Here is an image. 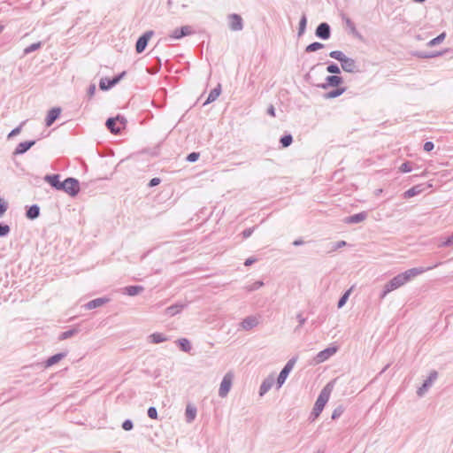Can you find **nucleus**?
Returning <instances> with one entry per match:
<instances>
[{
  "instance_id": "nucleus-11",
  "label": "nucleus",
  "mask_w": 453,
  "mask_h": 453,
  "mask_svg": "<svg viewBox=\"0 0 453 453\" xmlns=\"http://www.w3.org/2000/svg\"><path fill=\"white\" fill-rule=\"evenodd\" d=\"M343 82V79L339 75H329L326 78V82L318 85V87L326 89L329 87H339Z\"/></svg>"
},
{
  "instance_id": "nucleus-17",
  "label": "nucleus",
  "mask_w": 453,
  "mask_h": 453,
  "mask_svg": "<svg viewBox=\"0 0 453 453\" xmlns=\"http://www.w3.org/2000/svg\"><path fill=\"white\" fill-rule=\"evenodd\" d=\"M187 307V303H176L165 310V314L170 317L175 316L180 313L184 308Z\"/></svg>"
},
{
  "instance_id": "nucleus-41",
  "label": "nucleus",
  "mask_w": 453,
  "mask_h": 453,
  "mask_svg": "<svg viewBox=\"0 0 453 453\" xmlns=\"http://www.w3.org/2000/svg\"><path fill=\"white\" fill-rule=\"evenodd\" d=\"M326 71L329 73H333V74H339L341 73V69L340 67L338 66L337 64L332 62L330 63L327 67H326Z\"/></svg>"
},
{
  "instance_id": "nucleus-8",
  "label": "nucleus",
  "mask_w": 453,
  "mask_h": 453,
  "mask_svg": "<svg viewBox=\"0 0 453 453\" xmlns=\"http://www.w3.org/2000/svg\"><path fill=\"white\" fill-rule=\"evenodd\" d=\"M337 347H328L321 351H319L316 357H314V361L316 364H320L327 360L329 357H331L333 355H334L337 352Z\"/></svg>"
},
{
  "instance_id": "nucleus-23",
  "label": "nucleus",
  "mask_w": 453,
  "mask_h": 453,
  "mask_svg": "<svg viewBox=\"0 0 453 453\" xmlns=\"http://www.w3.org/2000/svg\"><path fill=\"white\" fill-rule=\"evenodd\" d=\"M143 290H144V288L142 286L133 285V286L126 287L124 288V292L123 293L127 295V296H137L140 293H142Z\"/></svg>"
},
{
  "instance_id": "nucleus-13",
  "label": "nucleus",
  "mask_w": 453,
  "mask_h": 453,
  "mask_svg": "<svg viewBox=\"0 0 453 453\" xmlns=\"http://www.w3.org/2000/svg\"><path fill=\"white\" fill-rule=\"evenodd\" d=\"M341 66L346 73H357L359 71L356 61L353 58L348 57L344 58L341 63Z\"/></svg>"
},
{
  "instance_id": "nucleus-29",
  "label": "nucleus",
  "mask_w": 453,
  "mask_h": 453,
  "mask_svg": "<svg viewBox=\"0 0 453 453\" xmlns=\"http://www.w3.org/2000/svg\"><path fill=\"white\" fill-rule=\"evenodd\" d=\"M423 190L424 188H422V185L413 186L403 193V197L406 199L413 197L417 195H419Z\"/></svg>"
},
{
  "instance_id": "nucleus-25",
  "label": "nucleus",
  "mask_w": 453,
  "mask_h": 453,
  "mask_svg": "<svg viewBox=\"0 0 453 453\" xmlns=\"http://www.w3.org/2000/svg\"><path fill=\"white\" fill-rule=\"evenodd\" d=\"M196 408L194 405L188 404L185 411L186 421L191 423L196 417Z\"/></svg>"
},
{
  "instance_id": "nucleus-14",
  "label": "nucleus",
  "mask_w": 453,
  "mask_h": 453,
  "mask_svg": "<svg viewBox=\"0 0 453 453\" xmlns=\"http://www.w3.org/2000/svg\"><path fill=\"white\" fill-rule=\"evenodd\" d=\"M193 33L191 27L183 26L180 28L174 29L171 34L170 37L175 40L183 38L184 36L189 35Z\"/></svg>"
},
{
  "instance_id": "nucleus-64",
  "label": "nucleus",
  "mask_w": 453,
  "mask_h": 453,
  "mask_svg": "<svg viewBox=\"0 0 453 453\" xmlns=\"http://www.w3.org/2000/svg\"><path fill=\"white\" fill-rule=\"evenodd\" d=\"M302 244H303V242L301 239L296 240L293 242L294 246H299V245H302Z\"/></svg>"
},
{
  "instance_id": "nucleus-56",
  "label": "nucleus",
  "mask_w": 453,
  "mask_h": 453,
  "mask_svg": "<svg viewBox=\"0 0 453 453\" xmlns=\"http://www.w3.org/2000/svg\"><path fill=\"white\" fill-rule=\"evenodd\" d=\"M346 242L345 241H339V242H336L333 244V248H332V250L334 251L340 248H342L346 245Z\"/></svg>"
},
{
  "instance_id": "nucleus-60",
  "label": "nucleus",
  "mask_w": 453,
  "mask_h": 453,
  "mask_svg": "<svg viewBox=\"0 0 453 453\" xmlns=\"http://www.w3.org/2000/svg\"><path fill=\"white\" fill-rule=\"evenodd\" d=\"M443 246H453V233L443 242Z\"/></svg>"
},
{
  "instance_id": "nucleus-55",
  "label": "nucleus",
  "mask_w": 453,
  "mask_h": 453,
  "mask_svg": "<svg viewBox=\"0 0 453 453\" xmlns=\"http://www.w3.org/2000/svg\"><path fill=\"white\" fill-rule=\"evenodd\" d=\"M254 229H255V227H250V228H246L245 230H243L242 233V237L244 239L249 238L252 234V233L254 232Z\"/></svg>"
},
{
  "instance_id": "nucleus-24",
  "label": "nucleus",
  "mask_w": 453,
  "mask_h": 453,
  "mask_svg": "<svg viewBox=\"0 0 453 453\" xmlns=\"http://www.w3.org/2000/svg\"><path fill=\"white\" fill-rule=\"evenodd\" d=\"M116 124H117V119L111 117V118L107 119L105 126L110 130L111 133L117 134L120 133V131L122 130V127H117Z\"/></svg>"
},
{
  "instance_id": "nucleus-50",
  "label": "nucleus",
  "mask_w": 453,
  "mask_h": 453,
  "mask_svg": "<svg viewBox=\"0 0 453 453\" xmlns=\"http://www.w3.org/2000/svg\"><path fill=\"white\" fill-rule=\"evenodd\" d=\"M296 319L298 320V326L296 327L295 331H298L305 323L306 319L303 317L301 313H298L296 315Z\"/></svg>"
},
{
  "instance_id": "nucleus-61",
  "label": "nucleus",
  "mask_w": 453,
  "mask_h": 453,
  "mask_svg": "<svg viewBox=\"0 0 453 453\" xmlns=\"http://www.w3.org/2000/svg\"><path fill=\"white\" fill-rule=\"evenodd\" d=\"M346 25L352 30V31H355L356 30V27H355V24L351 21L350 19L347 18L346 20Z\"/></svg>"
},
{
  "instance_id": "nucleus-63",
  "label": "nucleus",
  "mask_w": 453,
  "mask_h": 453,
  "mask_svg": "<svg viewBox=\"0 0 453 453\" xmlns=\"http://www.w3.org/2000/svg\"><path fill=\"white\" fill-rule=\"evenodd\" d=\"M267 113H268L269 115H271L272 117H275V109H274L273 105H272V104H271V105L268 107V109H267Z\"/></svg>"
},
{
  "instance_id": "nucleus-32",
  "label": "nucleus",
  "mask_w": 453,
  "mask_h": 453,
  "mask_svg": "<svg viewBox=\"0 0 453 453\" xmlns=\"http://www.w3.org/2000/svg\"><path fill=\"white\" fill-rule=\"evenodd\" d=\"M152 343L157 344L167 341V337L161 333H153L149 336Z\"/></svg>"
},
{
  "instance_id": "nucleus-58",
  "label": "nucleus",
  "mask_w": 453,
  "mask_h": 453,
  "mask_svg": "<svg viewBox=\"0 0 453 453\" xmlns=\"http://www.w3.org/2000/svg\"><path fill=\"white\" fill-rule=\"evenodd\" d=\"M20 130H21V125H20V126H19V127H16V128H14V129H12V130L9 133V134H8V138H11V137H13V136H15V135L19 134V132H20Z\"/></svg>"
},
{
  "instance_id": "nucleus-27",
  "label": "nucleus",
  "mask_w": 453,
  "mask_h": 453,
  "mask_svg": "<svg viewBox=\"0 0 453 453\" xmlns=\"http://www.w3.org/2000/svg\"><path fill=\"white\" fill-rule=\"evenodd\" d=\"M40 215V207L37 204H33L28 207L26 211V217L29 219H35Z\"/></svg>"
},
{
  "instance_id": "nucleus-46",
  "label": "nucleus",
  "mask_w": 453,
  "mask_h": 453,
  "mask_svg": "<svg viewBox=\"0 0 453 453\" xmlns=\"http://www.w3.org/2000/svg\"><path fill=\"white\" fill-rule=\"evenodd\" d=\"M147 414H148L149 418H150L152 419L157 418V411L156 407H153V406L149 407V409L147 411Z\"/></svg>"
},
{
  "instance_id": "nucleus-3",
  "label": "nucleus",
  "mask_w": 453,
  "mask_h": 453,
  "mask_svg": "<svg viewBox=\"0 0 453 453\" xmlns=\"http://www.w3.org/2000/svg\"><path fill=\"white\" fill-rule=\"evenodd\" d=\"M61 191H65L71 196H76L80 192V182L77 179L73 177L66 178L62 181Z\"/></svg>"
},
{
  "instance_id": "nucleus-53",
  "label": "nucleus",
  "mask_w": 453,
  "mask_h": 453,
  "mask_svg": "<svg viewBox=\"0 0 453 453\" xmlns=\"http://www.w3.org/2000/svg\"><path fill=\"white\" fill-rule=\"evenodd\" d=\"M115 119H117V122L119 123V127H122V129L125 128L127 122L125 117L118 115L117 117H115Z\"/></svg>"
},
{
  "instance_id": "nucleus-4",
  "label": "nucleus",
  "mask_w": 453,
  "mask_h": 453,
  "mask_svg": "<svg viewBox=\"0 0 453 453\" xmlns=\"http://www.w3.org/2000/svg\"><path fill=\"white\" fill-rule=\"evenodd\" d=\"M296 360L297 357H293L287 362L285 366L282 368L277 378L278 388H280L285 383L289 372L292 371L295 364L296 363Z\"/></svg>"
},
{
  "instance_id": "nucleus-33",
  "label": "nucleus",
  "mask_w": 453,
  "mask_h": 453,
  "mask_svg": "<svg viewBox=\"0 0 453 453\" xmlns=\"http://www.w3.org/2000/svg\"><path fill=\"white\" fill-rule=\"evenodd\" d=\"M78 333H79V330L77 328H72V329H69L67 331L61 333L58 336V339L60 341H64V340L73 337V335L77 334Z\"/></svg>"
},
{
  "instance_id": "nucleus-15",
  "label": "nucleus",
  "mask_w": 453,
  "mask_h": 453,
  "mask_svg": "<svg viewBox=\"0 0 453 453\" xmlns=\"http://www.w3.org/2000/svg\"><path fill=\"white\" fill-rule=\"evenodd\" d=\"M60 113H61V108H59V107H54V108L50 109L48 111V114L45 118V126L50 127L56 121V119H58V117L60 116Z\"/></svg>"
},
{
  "instance_id": "nucleus-21",
  "label": "nucleus",
  "mask_w": 453,
  "mask_h": 453,
  "mask_svg": "<svg viewBox=\"0 0 453 453\" xmlns=\"http://www.w3.org/2000/svg\"><path fill=\"white\" fill-rule=\"evenodd\" d=\"M274 379L273 377H267L265 379L259 388V395L263 396L265 395L273 386Z\"/></svg>"
},
{
  "instance_id": "nucleus-49",
  "label": "nucleus",
  "mask_w": 453,
  "mask_h": 453,
  "mask_svg": "<svg viewBox=\"0 0 453 453\" xmlns=\"http://www.w3.org/2000/svg\"><path fill=\"white\" fill-rule=\"evenodd\" d=\"M199 157H200V154L198 152H191L187 156L186 159H187V161L193 163V162L197 161Z\"/></svg>"
},
{
  "instance_id": "nucleus-36",
  "label": "nucleus",
  "mask_w": 453,
  "mask_h": 453,
  "mask_svg": "<svg viewBox=\"0 0 453 453\" xmlns=\"http://www.w3.org/2000/svg\"><path fill=\"white\" fill-rule=\"evenodd\" d=\"M306 25H307V18H306L305 14H303L301 17L300 21H299L298 36H301L303 35V33L305 32V29H306Z\"/></svg>"
},
{
  "instance_id": "nucleus-45",
  "label": "nucleus",
  "mask_w": 453,
  "mask_h": 453,
  "mask_svg": "<svg viewBox=\"0 0 453 453\" xmlns=\"http://www.w3.org/2000/svg\"><path fill=\"white\" fill-rule=\"evenodd\" d=\"M400 172L402 173H410L412 170L411 163L409 161H406L401 165L399 167Z\"/></svg>"
},
{
  "instance_id": "nucleus-42",
  "label": "nucleus",
  "mask_w": 453,
  "mask_h": 453,
  "mask_svg": "<svg viewBox=\"0 0 453 453\" xmlns=\"http://www.w3.org/2000/svg\"><path fill=\"white\" fill-rule=\"evenodd\" d=\"M263 286H264V282L262 280H257L254 283H252L251 285L247 286L246 289L249 292H252V291L259 289Z\"/></svg>"
},
{
  "instance_id": "nucleus-48",
  "label": "nucleus",
  "mask_w": 453,
  "mask_h": 453,
  "mask_svg": "<svg viewBox=\"0 0 453 453\" xmlns=\"http://www.w3.org/2000/svg\"><path fill=\"white\" fill-rule=\"evenodd\" d=\"M122 428L125 430V431H130L133 429L134 427V424H133V421L131 419H126L123 423H122Z\"/></svg>"
},
{
  "instance_id": "nucleus-31",
  "label": "nucleus",
  "mask_w": 453,
  "mask_h": 453,
  "mask_svg": "<svg viewBox=\"0 0 453 453\" xmlns=\"http://www.w3.org/2000/svg\"><path fill=\"white\" fill-rule=\"evenodd\" d=\"M114 86H115V84L111 79L102 78L100 80L99 88L101 90H104V91L109 90L110 88H111Z\"/></svg>"
},
{
  "instance_id": "nucleus-28",
  "label": "nucleus",
  "mask_w": 453,
  "mask_h": 453,
  "mask_svg": "<svg viewBox=\"0 0 453 453\" xmlns=\"http://www.w3.org/2000/svg\"><path fill=\"white\" fill-rule=\"evenodd\" d=\"M335 88H336L324 94L323 97L325 99L336 98V97L340 96L341 95H342L346 91L345 88H342V87H335Z\"/></svg>"
},
{
  "instance_id": "nucleus-20",
  "label": "nucleus",
  "mask_w": 453,
  "mask_h": 453,
  "mask_svg": "<svg viewBox=\"0 0 453 453\" xmlns=\"http://www.w3.org/2000/svg\"><path fill=\"white\" fill-rule=\"evenodd\" d=\"M109 302L108 298L99 297L88 302L84 306L87 310L101 307Z\"/></svg>"
},
{
  "instance_id": "nucleus-35",
  "label": "nucleus",
  "mask_w": 453,
  "mask_h": 453,
  "mask_svg": "<svg viewBox=\"0 0 453 453\" xmlns=\"http://www.w3.org/2000/svg\"><path fill=\"white\" fill-rule=\"evenodd\" d=\"M324 48V44L321 43V42H314L309 45L306 46L305 48V51L310 53V52H314L316 50H319L320 49Z\"/></svg>"
},
{
  "instance_id": "nucleus-54",
  "label": "nucleus",
  "mask_w": 453,
  "mask_h": 453,
  "mask_svg": "<svg viewBox=\"0 0 453 453\" xmlns=\"http://www.w3.org/2000/svg\"><path fill=\"white\" fill-rule=\"evenodd\" d=\"M434 144L433 142H430V141L426 142L423 146L424 150L426 152H430L431 150H434Z\"/></svg>"
},
{
  "instance_id": "nucleus-43",
  "label": "nucleus",
  "mask_w": 453,
  "mask_h": 453,
  "mask_svg": "<svg viewBox=\"0 0 453 453\" xmlns=\"http://www.w3.org/2000/svg\"><path fill=\"white\" fill-rule=\"evenodd\" d=\"M10 231L11 228L7 224L0 222V237H4L8 235Z\"/></svg>"
},
{
  "instance_id": "nucleus-44",
  "label": "nucleus",
  "mask_w": 453,
  "mask_h": 453,
  "mask_svg": "<svg viewBox=\"0 0 453 453\" xmlns=\"http://www.w3.org/2000/svg\"><path fill=\"white\" fill-rule=\"evenodd\" d=\"M343 411H344V408H343V406L339 405L338 407H336V408L334 410L333 413H332V417H331V418H332V419H336V418H339V417L343 413Z\"/></svg>"
},
{
  "instance_id": "nucleus-47",
  "label": "nucleus",
  "mask_w": 453,
  "mask_h": 453,
  "mask_svg": "<svg viewBox=\"0 0 453 453\" xmlns=\"http://www.w3.org/2000/svg\"><path fill=\"white\" fill-rule=\"evenodd\" d=\"M414 55L420 58H434L435 56H439V55H441V53L428 54V53H426L423 51H418V52H416Z\"/></svg>"
},
{
  "instance_id": "nucleus-62",
  "label": "nucleus",
  "mask_w": 453,
  "mask_h": 453,
  "mask_svg": "<svg viewBox=\"0 0 453 453\" xmlns=\"http://www.w3.org/2000/svg\"><path fill=\"white\" fill-rule=\"evenodd\" d=\"M255 262H256V258L251 257H249V258H247L245 260L244 265L245 266H250V265H251Z\"/></svg>"
},
{
  "instance_id": "nucleus-37",
  "label": "nucleus",
  "mask_w": 453,
  "mask_h": 453,
  "mask_svg": "<svg viewBox=\"0 0 453 453\" xmlns=\"http://www.w3.org/2000/svg\"><path fill=\"white\" fill-rule=\"evenodd\" d=\"M41 47H42V42H41L32 43L31 45H29L27 48H25L24 55L25 56L28 55V54H30V53L39 50Z\"/></svg>"
},
{
  "instance_id": "nucleus-59",
  "label": "nucleus",
  "mask_w": 453,
  "mask_h": 453,
  "mask_svg": "<svg viewBox=\"0 0 453 453\" xmlns=\"http://www.w3.org/2000/svg\"><path fill=\"white\" fill-rule=\"evenodd\" d=\"M161 180L159 178H152L149 182V187L152 188L157 186L160 183Z\"/></svg>"
},
{
  "instance_id": "nucleus-30",
  "label": "nucleus",
  "mask_w": 453,
  "mask_h": 453,
  "mask_svg": "<svg viewBox=\"0 0 453 453\" xmlns=\"http://www.w3.org/2000/svg\"><path fill=\"white\" fill-rule=\"evenodd\" d=\"M175 343L179 346V348L184 351V352H189L192 349L191 347V343L189 342V340H188L187 338H180V339H178Z\"/></svg>"
},
{
  "instance_id": "nucleus-18",
  "label": "nucleus",
  "mask_w": 453,
  "mask_h": 453,
  "mask_svg": "<svg viewBox=\"0 0 453 453\" xmlns=\"http://www.w3.org/2000/svg\"><path fill=\"white\" fill-rule=\"evenodd\" d=\"M367 218V212L361 211L359 213L348 216L343 219V222L346 224H357L364 221Z\"/></svg>"
},
{
  "instance_id": "nucleus-10",
  "label": "nucleus",
  "mask_w": 453,
  "mask_h": 453,
  "mask_svg": "<svg viewBox=\"0 0 453 453\" xmlns=\"http://www.w3.org/2000/svg\"><path fill=\"white\" fill-rule=\"evenodd\" d=\"M229 28L232 31H241L243 28V21L241 15L233 13L228 16Z\"/></svg>"
},
{
  "instance_id": "nucleus-38",
  "label": "nucleus",
  "mask_w": 453,
  "mask_h": 453,
  "mask_svg": "<svg viewBox=\"0 0 453 453\" xmlns=\"http://www.w3.org/2000/svg\"><path fill=\"white\" fill-rule=\"evenodd\" d=\"M329 57L334 58V59H336L338 60L340 63L342 62V60L344 59V58H346V56L344 55V53L341 50H333L329 53Z\"/></svg>"
},
{
  "instance_id": "nucleus-1",
  "label": "nucleus",
  "mask_w": 453,
  "mask_h": 453,
  "mask_svg": "<svg viewBox=\"0 0 453 453\" xmlns=\"http://www.w3.org/2000/svg\"><path fill=\"white\" fill-rule=\"evenodd\" d=\"M432 268L433 267H427V268L414 267V268L409 269L403 273L397 274L384 286L383 291L381 292L380 298V299L385 298V296L391 291L399 288L400 287L403 286L405 283L410 281L414 277H416Z\"/></svg>"
},
{
  "instance_id": "nucleus-16",
  "label": "nucleus",
  "mask_w": 453,
  "mask_h": 453,
  "mask_svg": "<svg viewBox=\"0 0 453 453\" xmlns=\"http://www.w3.org/2000/svg\"><path fill=\"white\" fill-rule=\"evenodd\" d=\"M44 180L49 183L53 188L60 190L62 181H60V175L58 173L47 174L44 176Z\"/></svg>"
},
{
  "instance_id": "nucleus-51",
  "label": "nucleus",
  "mask_w": 453,
  "mask_h": 453,
  "mask_svg": "<svg viewBox=\"0 0 453 453\" xmlns=\"http://www.w3.org/2000/svg\"><path fill=\"white\" fill-rule=\"evenodd\" d=\"M8 208V203L2 198H0V217L4 214Z\"/></svg>"
},
{
  "instance_id": "nucleus-52",
  "label": "nucleus",
  "mask_w": 453,
  "mask_h": 453,
  "mask_svg": "<svg viewBox=\"0 0 453 453\" xmlns=\"http://www.w3.org/2000/svg\"><path fill=\"white\" fill-rule=\"evenodd\" d=\"M127 74L126 71H123L122 73H119L118 75L114 76L111 80L114 82V84H118Z\"/></svg>"
},
{
  "instance_id": "nucleus-39",
  "label": "nucleus",
  "mask_w": 453,
  "mask_h": 453,
  "mask_svg": "<svg viewBox=\"0 0 453 453\" xmlns=\"http://www.w3.org/2000/svg\"><path fill=\"white\" fill-rule=\"evenodd\" d=\"M445 36H446L445 33H441L438 36H436L435 38H434L431 41H429L427 45L430 46V47H434V46L441 43L445 39Z\"/></svg>"
},
{
  "instance_id": "nucleus-40",
  "label": "nucleus",
  "mask_w": 453,
  "mask_h": 453,
  "mask_svg": "<svg viewBox=\"0 0 453 453\" xmlns=\"http://www.w3.org/2000/svg\"><path fill=\"white\" fill-rule=\"evenodd\" d=\"M351 292V288L347 290L339 299L338 301V303H337V307L338 308H342L345 303H347L348 299H349V294Z\"/></svg>"
},
{
  "instance_id": "nucleus-6",
  "label": "nucleus",
  "mask_w": 453,
  "mask_h": 453,
  "mask_svg": "<svg viewBox=\"0 0 453 453\" xmlns=\"http://www.w3.org/2000/svg\"><path fill=\"white\" fill-rule=\"evenodd\" d=\"M154 32L152 30L146 31L142 35H141L135 43V50L137 53H142L146 49L148 42Z\"/></svg>"
},
{
  "instance_id": "nucleus-34",
  "label": "nucleus",
  "mask_w": 453,
  "mask_h": 453,
  "mask_svg": "<svg viewBox=\"0 0 453 453\" xmlns=\"http://www.w3.org/2000/svg\"><path fill=\"white\" fill-rule=\"evenodd\" d=\"M280 142L282 146V148H288L289 147L293 142V136L290 134H284L280 137Z\"/></svg>"
},
{
  "instance_id": "nucleus-57",
  "label": "nucleus",
  "mask_w": 453,
  "mask_h": 453,
  "mask_svg": "<svg viewBox=\"0 0 453 453\" xmlns=\"http://www.w3.org/2000/svg\"><path fill=\"white\" fill-rule=\"evenodd\" d=\"M96 88L95 84H90L88 88V97H92L96 93Z\"/></svg>"
},
{
  "instance_id": "nucleus-7",
  "label": "nucleus",
  "mask_w": 453,
  "mask_h": 453,
  "mask_svg": "<svg viewBox=\"0 0 453 453\" xmlns=\"http://www.w3.org/2000/svg\"><path fill=\"white\" fill-rule=\"evenodd\" d=\"M437 372L432 371L427 379L423 382L422 386L418 388L417 395L418 396H423L429 389V388L433 385L434 381L437 379Z\"/></svg>"
},
{
  "instance_id": "nucleus-5",
  "label": "nucleus",
  "mask_w": 453,
  "mask_h": 453,
  "mask_svg": "<svg viewBox=\"0 0 453 453\" xmlns=\"http://www.w3.org/2000/svg\"><path fill=\"white\" fill-rule=\"evenodd\" d=\"M233 380L234 374L231 372L224 375L219 389V395L220 397L224 398L228 395L233 384Z\"/></svg>"
},
{
  "instance_id": "nucleus-19",
  "label": "nucleus",
  "mask_w": 453,
  "mask_h": 453,
  "mask_svg": "<svg viewBox=\"0 0 453 453\" xmlns=\"http://www.w3.org/2000/svg\"><path fill=\"white\" fill-rule=\"evenodd\" d=\"M35 144V140L22 142L18 144L15 150L13 151V155H21L26 153L30 148H32Z\"/></svg>"
},
{
  "instance_id": "nucleus-22",
  "label": "nucleus",
  "mask_w": 453,
  "mask_h": 453,
  "mask_svg": "<svg viewBox=\"0 0 453 453\" xmlns=\"http://www.w3.org/2000/svg\"><path fill=\"white\" fill-rule=\"evenodd\" d=\"M65 357H66V352L57 353V354L50 357L45 361V367H50V366L56 365L57 363H58L60 360H62Z\"/></svg>"
},
{
  "instance_id": "nucleus-9",
  "label": "nucleus",
  "mask_w": 453,
  "mask_h": 453,
  "mask_svg": "<svg viewBox=\"0 0 453 453\" xmlns=\"http://www.w3.org/2000/svg\"><path fill=\"white\" fill-rule=\"evenodd\" d=\"M315 35L322 40H327L331 36V27L328 23L322 22L320 23L316 30Z\"/></svg>"
},
{
  "instance_id": "nucleus-12",
  "label": "nucleus",
  "mask_w": 453,
  "mask_h": 453,
  "mask_svg": "<svg viewBox=\"0 0 453 453\" xmlns=\"http://www.w3.org/2000/svg\"><path fill=\"white\" fill-rule=\"evenodd\" d=\"M259 324V317L257 316H248L242 319L240 324V326L245 330L249 331L256 327Z\"/></svg>"
},
{
  "instance_id": "nucleus-2",
  "label": "nucleus",
  "mask_w": 453,
  "mask_h": 453,
  "mask_svg": "<svg viewBox=\"0 0 453 453\" xmlns=\"http://www.w3.org/2000/svg\"><path fill=\"white\" fill-rule=\"evenodd\" d=\"M331 390L332 386L328 383L319 393L310 416V419L311 421H314L322 412L325 405L329 400Z\"/></svg>"
},
{
  "instance_id": "nucleus-26",
  "label": "nucleus",
  "mask_w": 453,
  "mask_h": 453,
  "mask_svg": "<svg viewBox=\"0 0 453 453\" xmlns=\"http://www.w3.org/2000/svg\"><path fill=\"white\" fill-rule=\"evenodd\" d=\"M220 93H221V86H220V84H218V86L216 88H214L213 89L211 90V92L203 104L205 105V104L214 102L219 96Z\"/></svg>"
}]
</instances>
